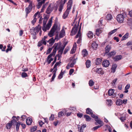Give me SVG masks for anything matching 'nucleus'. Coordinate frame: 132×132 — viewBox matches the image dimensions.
I'll return each instance as SVG.
<instances>
[{
  "label": "nucleus",
  "instance_id": "18",
  "mask_svg": "<svg viewBox=\"0 0 132 132\" xmlns=\"http://www.w3.org/2000/svg\"><path fill=\"white\" fill-rule=\"evenodd\" d=\"M116 104L117 105L120 106L122 104V100L119 99L117 100L116 101Z\"/></svg>",
  "mask_w": 132,
  "mask_h": 132
},
{
  "label": "nucleus",
  "instance_id": "23",
  "mask_svg": "<svg viewBox=\"0 0 132 132\" xmlns=\"http://www.w3.org/2000/svg\"><path fill=\"white\" fill-rule=\"evenodd\" d=\"M84 117L85 119L87 121H89L91 120V118L88 115H84Z\"/></svg>",
  "mask_w": 132,
  "mask_h": 132
},
{
  "label": "nucleus",
  "instance_id": "58",
  "mask_svg": "<svg viewBox=\"0 0 132 132\" xmlns=\"http://www.w3.org/2000/svg\"><path fill=\"white\" fill-rule=\"evenodd\" d=\"M56 75H55V74H53V75L51 79V82H52L54 80L56 77Z\"/></svg>",
  "mask_w": 132,
  "mask_h": 132
},
{
  "label": "nucleus",
  "instance_id": "46",
  "mask_svg": "<svg viewBox=\"0 0 132 132\" xmlns=\"http://www.w3.org/2000/svg\"><path fill=\"white\" fill-rule=\"evenodd\" d=\"M95 12L97 13H98L99 12V9L98 6H96L95 8Z\"/></svg>",
  "mask_w": 132,
  "mask_h": 132
},
{
  "label": "nucleus",
  "instance_id": "62",
  "mask_svg": "<svg viewBox=\"0 0 132 132\" xmlns=\"http://www.w3.org/2000/svg\"><path fill=\"white\" fill-rule=\"evenodd\" d=\"M74 71V69H71L69 71V74L70 75H71Z\"/></svg>",
  "mask_w": 132,
  "mask_h": 132
},
{
  "label": "nucleus",
  "instance_id": "37",
  "mask_svg": "<svg viewBox=\"0 0 132 132\" xmlns=\"http://www.w3.org/2000/svg\"><path fill=\"white\" fill-rule=\"evenodd\" d=\"M64 5L62 4V3H61L60 5L59 6V10L60 12H61L63 9V6Z\"/></svg>",
  "mask_w": 132,
  "mask_h": 132
},
{
  "label": "nucleus",
  "instance_id": "64",
  "mask_svg": "<svg viewBox=\"0 0 132 132\" xmlns=\"http://www.w3.org/2000/svg\"><path fill=\"white\" fill-rule=\"evenodd\" d=\"M130 87V84H128L126 85V86L125 88V90H128V89Z\"/></svg>",
  "mask_w": 132,
  "mask_h": 132
},
{
  "label": "nucleus",
  "instance_id": "20",
  "mask_svg": "<svg viewBox=\"0 0 132 132\" xmlns=\"http://www.w3.org/2000/svg\"><path fill=\"white\" fill-rule=\"evenodd\" d=\"M52 10L51 9V5L50 4L49 5L46 11V12L47 14H50L51 12L52 11Z\"/></svg>",
  "mask_w": 132,
  "mask_h": 132
},
{
  "label": "nucleus",
  "instance_id": "13",
  "mask_svg": "<svg viewBox=\"0 0 132 132\" xmlns=\"http://www.w3.org/2000/svg\"><path fill=\"white\" fill-rule=\"evenodd\" d=\"M116 53V52L114 51H113L110 52H109L106 54L108 56V57H111L112 56L115 55Z\"/></svg>",
  "mask_w": 132,
  "mask_h": 132
},
{
  "label": "nucleus",
  "instance_id": "11",
  "mask_svg": "<svg viewBox=\"0 0 132 132\" xmlns=\"http://www.w3.org/2000/svg\"><path fill=\"white\" fill-rule=\"evenodd\" d=\"M90 114L91 115V117L93 118H94L95 119V121L96 122L95 123V125H97V124H99V119H98V117L96 116L95 115L93 114V113Z\"/></svg>",
  "mask_w": 132,
  "mask_h": 132
},
{
  "label": "nucleus",
  "instance_id": "27",
  "mask_svg": "<svg viewBox=\"0 0 132 132\" xmlns=\"http://www.w3.org/2000/svg\"><path fill=\"white\" fill-rule=\"evenodd\" d=\"M65 73V71H64L63 72H62V70L60 73L59 75L58 78L59 79H61L63 77V76Z\"/></svg>",
  "mask_w": 132,
  "mask_h": 132
},
{
  "label": "nucleus",
  "instance_id": "19",
  "mask_svg": "<svg viewBox=\"0 0 132 132\" xmlns=\"http://www.w3.org/2000/svg\"><path fill=\"white\" fill-rule=\"evenodd\" d=\"M46 0H43L41 2H38V3L37 5V8L38 9L40 8L43 4H44Z\"/></svg>",
  "mask_w": 132,
  "mask_h": 132
},
{
  "label": "nucleus",
  "instance_id": "24",
  "mask_svg": "<svg viewBox=\"0 0 132 132\" xmlns=\"http://www.w3.org/2000/svg\"><path fill=\"white\" fill-rule=\"evenodd\" d=\"M82 54L83 56L85 57L88 54V52L86 49H84L82 51Z\"/></svg>",
  "mask_w": 132,
  "mask_h": 132
},
{
  "label": "nucleus",
  "instance_id": "26",
  "mask_svg": "<svg viewBox=\"0 0 132 132\" xmlns=\"http://www.w3.org/2000/svg\"><path fill=\"white\" fill-rule=\"evenodd\" d=\"M98 45L95 42H93L92 44V47L94 49L96 50L97 47Z\"/></svg>",
  "mask_w": 132,
  "mask_h": 132
},
{
  "label": "nucleus",
  "instance_id": "51",
  "mask_svg": "<svg viewBox=\"0 0 132 132\" xmlns=\"http://www.w3.org/2000/svg\"><path fill=\"white\" fill-rule=\"evenodd\" d=\"M77 116L78 117L81 118L83 116V114L82 113H79L77 114Z\"/></svg>",
  "mask_w": 132,
  "mask_h": 132
},
{
  "label": "nucleus",
  "instance_id": "61",
  "mask_svg": "<svg viewBox=\"0 0 132 132\" xmlns=\"http://www.w3.org/2000/svg\"><path fill=\"white\" fill-rule=\"evenodd\" d=\"M104 124L103 122L100 119V128Z\"/></svg>",
  "mask_w": 132,
  "mask_h": 132
},
{
  "label": "nucleus",
  "instance_id": "41",
  "mask_svg": "<svg viewBox=\"0 0 132 132\" xmlns=\"http://www.w3.org/2000/svg\"><path fill=\"white\" fill-rule=\"evenodd\" d=\"M121 120L122 122H124L125 120H126V117H121L120 118H119Z\"/></svg>",
  "mask_w": 132,
  "mask_h": 132
},
{
  "label": "nucleus",
  "instance_id": "53",
  "mask_svg": "<svg viewBox=\"0 0 132 132\" xmlns=\"http://www.w3.org/2000/svg\"><path fill=\"white\" fill-rule=\"evenodd\" d=\"M99 128V125L94 127L92 129V130L95 131Z\"/></svg>",
  "mask_w": 132,
  "mask_h": 132
},
{
  "label": "nucleus",
  "instance_id": "63",
  "mask_svg": "<svg viewBox=\"0 0 132 132\" xmlns=\"http://www.w3.org/2000/svg\"><path fill=\"white\" fill-rule=\"evenodd\" d=\"M59 121L58 120H57L55 122H53L54 125L55 126H56L57 125L59 124Z\"/></svg>",
  "mask_w": 132,
  "mask_h": 132
},
{
  "label": "nucleus",
  "instance_id": "38",
  "mask_svg": "<svg viewBox=\"0 0 132 132\" xmlns=\"http://www.w3.org/2000/svg\"><path fill=\"white\" fill-rule=\"evenodd\" d=\"M12 125L11 122L8 123L6 125V128L7 129H10L12 127Z\"/></svg>",
  "mask_w": 132,
  "mask_h": 132
},
{
  "label": "nucleus",
  "instance_id": "28",
  "mask_svg": "<svg viewBox=\"0 0 132 132\" xmlns=\"http://www.w3.org/2000/svg\"><path fill=\"white\" fill-rule=\"evenodd\" d=\"M53 38V37H52L49 40V41H50L49 42V44L50 45V46H51L55 42V39H54Z\"/></svg>",
  "mask_w": 132,
  "mask_h": 132
},
{
  "label": "nucleus",
  "instance_id": "55",
  "mask_svg": "<svg viewBox=\"0 0 132 132\" xmlns=\"http://www.w3.org/2000/svg\"><path fill=\"white\" fill-rule=\"evenodd\" d=\"M54 115L53 114H52L51 116L50 117V120H53L54 119Z\"/></svg>",
  "mask_w": 132,
  "mask_h": 132
},
{
  "label": "nucleus",
  "instance_id": "12",
  "mask_svg": "<svg viewBox=\"0 0 132 132\" xmlns=\"http://www.w3.org/2000/svg\"><path fill=\"white\" fill-rule=\"evenodd\" d=\"M114 90L113 89H109L108 92V94L109 95V96H111L113 95V98H114L116 96V95L114 94V95H113V94L114 92Z\"/></svg>",
  "mask_w": 132,
  "mask_h": 132
},
{
  "label": "nucleus",
  "instance_id": "44",
  "mask_svg": "<svg viewBox=\"0 0 132 132\" xmlns=\"http://www.w3.org/2000/svg\"><path fill=\"white\" fill-rule=\"evenodd\" d=\"M69 50V47L67 46V47H66L64 52L63 54H66V53L68 52V51Z\"/></svg>",
  "mask_w": 132,
  "mask_h": 132
},
{
  "label": "nucleus",
  "instance_id": "57",
  "mask_svg": "<svg viewBox=\"0 0 132 132\" xmlns=\"http://www.w3.org/2000/svg\"><path fill=\"white\" fill-rule=\"evenodd\" d=\"M45 26L46 25H43V27L42 28V29L44 32L46 31L47 30L46 27H45Z\"/></svg>",
  "mask_w": 132,
  "mask_h": 132
},
{
  "label": "nucleus",
  "instance_id": "30",
  "mask_svg": "<svg viewBox=\"0 0 132 132\" xmlns=\"http://www.w3.org/2000/svg\"><path fill=\"white\" fill-rule=\"evenodd\" d=\"M93 35L92 31H89L87 34V36L88 38H91L93 37Z\"/></svg>",
  "mask_w": 132,
  "mask_h": 132
},
{
  "label": "nucleus",
  "instance_id": "56",
  "mask_svg": "<svg viewBox=\"0 0 132 132\" xmlns=\"http://www.w3.org/2000/svg\"><path fill=\"white\" fill-rule=\"evenodd\" d=\"M47 20H48L46 19H43V25H46Z\"/></svg>",
  "mask_w": 132,
  "mask_h": 132
},
{
  "label": "nucleus",
  "instance_id": "54",
  "mask_svg": "<svg viewBox=\"0 0 132 132\" xmlns=\"http://www.w3.org/2000/svg\"><path fill=\"white\" fill-rule=\"evenodd\" d=\"M40 127H42L44 123L42 122V120H39L38 121Z\"/></svg>",
  "mask_w": 132,
  "mask_h": 132
},
{
  "label": "nucleus",
  "instance_id": "9",
  "mask_svg": "<svg viewBox=\"0 0 132 132\" xmlns=\"http://www.w3.org/2000/svg\"><path fill=\"white\" fill-rule=\"evenodd\" d=\"M111 49V46L108 45L106 46L105 48L104 51L105 55L106 54L109 53Z\"/></svg>",
  "mask_w": 132,
  "mask_h": 132
},
{
  "label": "nucleus",
  "instance_id": "25",
  "mask_svg": "<svg viewBox=\"0 0 132 132\" xmlns=\"http://www.w3.org/2000/svg\"><path fill=\"white\" fill-rule=\"evenodd\" d=\"M86 113L89 114L93 113L92 110L90 108H88L86 109Z\"/></svg>",
  "mask_w": 132,
  "mask_h": 132
},
{
  "label": "nucleus",
  "instance_id": "43",
  "mask_svg": "<svg viewBox=\"0 0 132 132\" xmlns=\"http://www.w3.org/2000/svg\"><path fill=\"white\" fill-rule=\"evenodd\" d=\"M64 115V113L63 111L59 112L58 113V117H61Z\"/></svg>",
  "mask_w": 132,
  "mask_h": 132
},
{
  "label": "nucleus",
  "instance_id": "34",
  "mask_svg": "<svg viewBox=\"0 0 132 132\" xmlns=\"http://www.w3.org/2000/svg\"><path fill=\"white\" fill-rule=\"evenodd\" d=\"M81 28V26L80 27L79 30L77 34L76 35V38H78L79 37H80L81 36V32H80V29Z\"/></svg>",
  "mask_w": 132,
  "mask_h": 132
},
{
  "label": "nucleus",
  "instance_id": "45",
  "mask_svg": "<svg viewBox=\"0 0 132 132\" xmlns=\"http://www.w3.org/2000/svg\"><path fill=\"white\" fill-rule=\"evenodd\" d=\"M58 44V46L57 47V50H59V49H60V48H61V44L60 43H56Z\"/></svg>",
  "mask_w": 132,
  "mask_h": 132
},
{
  "label": "nucleus",
  "instance_id": "15",
  "mask_svg": "<svg viewBox=\"0 0 132 132\" xmlns=\"http://www.w3.org/2000/svg\"><path fill=\"white\" fill-rule=\"evenodd\" d=\"M32 121V119L28 117L26 119V123L28 125H30Z\"/></svg>",
  "mask_w": 132,
  "mask_h": 132
},
{
  "label": "nucleus",
  "instance_id": "14",
  "mask_svg": "<svg viewBox=\"0 0 132 132\" xmlns=\"http://www.w3.org/2000/svg\"><path fill=\"white\" fill-rule=\"evenodd\" d=\"M15 118H16V117L15 116H13L12 118V119H13V120H11L10 122L12 125L15 126L16 123H17V120L14 119Z\"/></svg>",
  "mask_w": 132,
  "mask_h": 132
},
{
  "label": "nucleus",
  "instance_id": "6",
  "mask_svg": "<svg viewBox=\"0 0 132 132\" xmlns=\"http://www.w3.org/2000/svg\"><path fill=\"white\" fill-rule=\"evenodd\" d=\"M34 30L33 34H35V35H36L39 31L40 30H41V27L39 25H38L37 26L34 28Z\"/></svg>",
  "mask_w": 132,
  "mask_h": 132
},
{
  "label": "nucleus",
  "instance_id": "5",
  "mask_svg": "<svg viewBox=\"0 0 132 132\" xmlns=\"http://www.w3.org/2000/svg\"><path fill=\"white\" fill-rule=\"evenodd\" d=\"M32 6L31 3H30L28 7L26 8L25 11L26 13V16L29 14L31 11L32 9Z\"/></svg>",
  "mask_w": 132,
  "mask_h": 132
},
{
  "label": "nucleus",
  "instance_id": "16",
  "mask_svg": "<svg viewBox=\"0 0 132 132\" xmlns=\"http://www.w3.org/2000/svg\"><path fill=\"white\" fill-rule=\"evenodd\" d=\"M117 67V65L116 63H113L112 64V67L111 68V69L112 71V72L114 73L116 71V70Z\"/></svg>",
  "mask_w": 132,
  "mask_h": 132
},
{
  "label": "nucleus",
  "instance_id": "8",
  "mask_svg": "<svg viewBox=\"0 0 132 132\" xmlns=\"http://www.w3.org/2000/svg\"><path fill=\"white\" fill-rule=\"evenodd\" d=\"M70 9L67 7V9H66L64 13L63 14L62 16L63 18L64 19H65L68 16L69 14V11Z\"/></svg>",
  "mask_w": 132,
  "mask_h": 132
},
{
  "label": "nucleus",
  "instance_id": "31",
  "mask_svg": "<svg viewBox=\"0 0 132 132\" xmlns=\"http://www.w3.org/2000/svg\"><path fill=\"white\" fill-rule=\"evenodd\" d=\"M118 29H115L114 30H112L108 34V37L109 38V36H110L111 35H112L113 34L115 33L116 31H117V30Z\"/></svg>",
  "mask_w": 132,
  "mask_h": 132
},
{
  "label": "nucleus",
  "instance_id": "40",
  "mask_svg": "<svg viewBox=\"0 0 132 132\" xmlns=\"http://www.w3.org/2000/svg\"><path fill=\"white\" fill-rule=\"evenodd\" d=\"M128 24L130 26L132 25V19L130 18L129 19L128 22Z\"/></svg>",
  "mask_w": 132,
  "mask_h": 132
},
{
  "label": "nucleus",
  "instance_id": "21",
  "mask_svg": "<svg viewBox=\"0 0 132 132\" xmlns=\"http://www.w3.org/2000/svg\"><path fill=\"white\" fill-rule=\"evenodd\" d=\"M73 0H69L68 3L67 7L70 9H71L72 6Z\"/></svg>",
  "mask_w": 132,
  "mask_h": 132
},
{
  "label": "nucleus",
  "instance_id": "1",
  "mask_svg": "<svg viewBox=\"0 0 132 132\" xmlns=\"http://www.w3.org/2000/svg\"><path fill=\"white\" fill-rule=\"evenodd\" d=\"M57 46L58 44L56 43H55L53 47L50 48H52V50L53 48H54L52 53L48 56L47 58L48 60L50 58L53 56H54L55 55L57 51Z\"/></svg>",
  "mask_w": 132,
  "mask_h": 132
},
{
  "label": "nucleus",
  "instance_id": "36",
  "mask_svg": "<svg viewBox=\"0 0 132 132\" xmlns=\"http://www.w3.org/2000/svg\"><path fill=\"white\" fill-rule=\"evenodd\" d=\"M37 129V127L36 126H34L30 128V131L31 132H34L36 131Z\"/></svg>",
  "mask_w": 132,
  "mask_h": 132
},
{
  "label": "nucleus",
  "instance_id": "42",
  "mask_svg": "<svg viewBox=\"0 0 132 132\" xmlns=\"http://www.w3.org/2000/svg\"><path fill=\"white\" fill-rule=\"evenodd\" d=\"M64 49V48L61 47L58 51V53L60 55H61L62 54Z\"/></svg>",
  "mask_w": 132,
  "mask_h": 132
},
{
  "label": "nucleus",
  "instance_id": "29",
  "mask_svg": "<svg viewBox=\"0 0 132 132\" xmlns=\"http://www.w3.org/2000/svg\"><path fill=\"white\" fill-rule=\"evenodd\" d=\"M20 125V121H18L17 122L16 126V131H19V126Z\"/></svg>",
  "mask_w": 132,
  "mask_h": 132
},
{
  "label": "nucleus",
  "instance_id": "52",
  "mask_svg": "<svg viewBox=\"0 0 132 132\" xmlns=\"http://www.w3.org/2000/svg\"><path fill=\"white\" fill-rule=\"evenodd\" d=\"M36 20L37 19L36 18H34L33 20L31 21L33 25H34L35 23L36 22Z\"/></svg>",
  "mask_w": 132,
  "mask_h": 132
},
{
  "label": "nucleus",
  "instance_id": "17",
  "mask_svg": "<svg viewBox=\"0 0 132 132\" xmlns=\"http://www.w3.org/2000/svg\"><path fill=\"white\" fill-rule=\"evenodd\" d=\"M65 35V31L63 29H62L59 34L60 38H63Z\"/></svg>",
  "mask_w": 132,
  "mask_h": 132
},
{
  "label": "nucleus",
  "instance_id": "10",
  "mask_svg": "<svg viewBox=\"0 0 132 132\" xmlns=\"http://www.w3.org/2000/svg\"><path fill=\"white\" fill-rule=\"evenodd\" d=\"M110 64L109 60H105L103 61L102 64L103 67H106L109 65Z\"/></svg>",
  "mask_w": 132,
  "mask_h": 132
},
{
  "label": "nucleus",
  "instance_id": "32",
  "mask_svg": "<svg viewBox=\"0 0 132 132\" xmlns=\"http://www.w3.org/2000/svg\"><path fill=\"white\" fill-rule=\"evenodd\" d=\"M85 63L87 68H88L90 66V61L89 60H87Z\"/></svg>",
  "mask_w": 132,
  "mask_h": 132
},
{
  "label": "nucleus",
  "instance_id": "49",
  "mask_svg": "<svg viewBox=\"0 0 132 132\" xmlns=\"http://www.w3.org/2000/svg\"><path fill=\"white\" fill-rule=\"evenodd\" d=\"M106 101L108 102V105L109 106H111L112 102V101L111 100H107Z\"/></svg>",
  "mask_w": 132,
  "mask_h": 132
},
{
  "label": "nucleus",
  "instance_id": "59",
  "mask_svg": "<svg viewBox=\"0 0 132 132\" xmlns=\"http://www.w3.org/2000/svg\"><path fill=\"white\" fill-rule=\"evenodd\" d=\"M26 118V116L24 115H22L21 117V120L22 121L24 120Z\"/></svg>",
  "mask_w": 132,
  "mask_h": 132
},
{
  "label": "nucleus",
  "instance_id": "47",
  "mask_svg": "<svg viewBox=\"0 0 132 132\" xmlns=\"http://www.w3.org/2000/svg\"><path fill=\"white\" fill-rule=\"evenodd\" d=\"M94 71L96 72V73H98L99 74V68H94Z\"/></svg>",
  "mask_w": 132,
  "mask_h": 132
},
{
  "label": "nucleus",
  "instance_id": "39",
  "mask_svg": "<svg viewBox=\"0 0 132 132\" xmlns=\"http://www.w3.org/2000/svg\"><path fill=\"white\" fill-rule=\"evenodd\" d=\"M94 82L91 79L89 80L88 82L89 85L90 86H92L94 85Z\"/></svg>",
  "mask_w": 132,
  "mask_h": 132
},
{
  "label": "nucleus",
  "instance_id": "33",
  "mask_svg": "<svg viewBox=\"0 0 132 132\" xmlns=\"http://www.w3.org/2000/svg\"><path fill=\"white\" fill-rule=\"evenodd\" d=\"M106 18L107 20H111L112 18V16L111 14H108L106 15Z\"/></svg>",
  "mask_w": 132,
  "mask_h": 132
},
{
  "label": "nucleus",
  "instance_id": "3",
  "mask_svg": "<svg viewBox=\"0 0 132 132\" xmlns=\"http://www.w3.org/2000/svg\"><path fill=\"white\" fill-rule=\"evenodd\" d=\"M79 24L78 23L77 26L76 24H75L74 26L72 28V30L71 32L70 35L71 36L74 35L76 34L77 31V29Z\"/></svg>",
  "mask_w": 132,
  "mask_h": 132
},
{
  "label": "nucleus",
  "instance_id": "7",
  "mask_svg": "<svg viewBox=\"0 0 132 132\" xmlns=\"http://www.w3.org/2000/svg\"><path fill=\"white\" fill-rule=\"evenodd\" d=\"M113 59L115 61H118L122 58V56L120 55L115 56L112 57Z\"/></svg>",
  "mask_w": 132,
  "mask_h": 132
},
{
  "label": "nucleus",
  "instance_id": "22",
  "mask_svg": "<svg viewBox=\"0 0 132 132\" xmlns=\"http://www.w3.org/2000/svg\"><path fill=\"white\" fill-rule=\"evenodd\" d=\"M129 34L128 32L126 33L122 38L121 40L122 41L126 39L128 37Z\"/></svg>",
  "mask_w": 132,
  "mask_h": 132
},
{
  "label": "nucleus",
  "instance_id": "35",
  "mask_svg": "<svg viewBox=\"0 0 132 132\" xmlns=\"http://www.w3.org/2000/svg\"><path fill=\"white\" fill-rule=\"evenodd\" d=\"M86 124H83L82 126L80 129V132H83V130L86 127Z\"/></svg>",
  "mask_w": 132,
  "mask_h": 132
},
{
  "label": "nucleus",
  "instance_id": "2",
  "mask_svg": "<svg viewBox=\"0 0 132 132\" xmlns=\"http://www.w3.org/2000/svg\"><path fill=\"white\" fill-rule=\"evenodd\" d=\"M57 29V26L55 25H53L52 27L48 33V35L50 37H51L54 35V34Z\"/></svg>",
  "mask_w": 132,
  "mask_h": 132
},
{
  "label": "nucleus",
  "instance_id": "50",
  "mask_svg": "<svg viewBox=\"0 0 132 132\" xmlns=\"http://www.w3.org/2000/svg\"><path fill=\"white\" fill-rule=\"evenodd\" d=\"M52 50V48H49L47 50L46 54H50L51 53Z\"/></svg>",
  "mask_w": 132,
  "mask_h": 132
},
{
  "label": "nucleus",
  "instance_id": "48",
  "mask_svg": "<svg viewBox=\"0 0 132 132\" xmlns=\"http://www.w3.org/2000/svg\"><path fill=\"white\" fill-rule=\"evenodd\" d=\"M21 76L22 77L25 78L27 76V74L25 72H23L22 73Z\"/></svg>",
  "mask_w": 132,
  "mask_h": 132
},
{
  "label": "nucleus",
  "instance_id": "60",
  "mask_svg": "<svg viewBox=\"0 0 132 132\" xmlns=\"http://www.w3.org/2000/svg\"><path fill=\"white\" fill-rule=\"evenodd\" d=\"M28 70V69L27 68H24V67L23 66L22 67V71L25 72L26 71Z\"/></svg>",
  "mask_w": 132,
  "mask_h": 132
},
{
  "label": "nucleus",
  "instance_id": "4",
  "mask_svg": "<svg viewBox=\"0 0 132 132\" xmlns=\"http://www.w3.org/2000/svg\"><path fill=\"white\" fill-rule=\"evenodd\" d=\"M116 19L119 23L122 22L124 19V16L123 15L121 14H118L117 16Z\"/></svg>",
  "mask_w": 132,
  "mask_h": 132
}]
</instances>
